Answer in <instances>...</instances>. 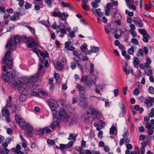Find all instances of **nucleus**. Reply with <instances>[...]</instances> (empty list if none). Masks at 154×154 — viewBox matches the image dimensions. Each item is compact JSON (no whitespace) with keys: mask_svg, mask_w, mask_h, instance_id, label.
Returning <instances> with one entry per match:
<instances>
[{"mask_svg":"<svg viewBox=\"0 0 154 154\" xmlns=\"http://www.w3.org/2000/svg\"><path fill=\"white\" fill-rule=\"evenodd\" d=\"M139 62L138 59L137 57H134L133 61V63L134 66L136 68H137L138 67Z\"/></svg>","mask_w":154,"mask_h":154,"instance_id":"obj_31","label":"nucleus"},{"mask_svg":"<svg viewBox=\"0 0 154 154\" xmlns=\"http://www.w3.org/2000/svg\"><path fill=\"white\" fill-rule=\"evenodd\" d=\"M12 98L11 96H9L7 100V104L6 106L3 107L2 109V115L4 116L6 121L8 122H11V120L9 118L10 113L8 110L7 109V107H10L11 108L13 112H15L17 109V107L15 104H11V101Z\"/></svg>","mask_w":154,"mask_h":154,"instance_id":"obj_1","label":"nucleus"},{"mask_svg":"<svg viewBox=\"0 0 154 154\" xmlns=\"http://www.w3.org/2000/svg\"><path fill=\"white\" fill-rule=\"evenodd\" d=\"M39 67L38 69V74L39 75H42L44 72L45 69L42 65L41 64H39Z\"/></svg>","mask_w":154,"mask_h":154,"instance_id":"obj_20","label":"nucleus"},{"mask_svg":"<svg viewBox=\"0 0 154 154\" xmlns=\"http://www.w3.org/2000/svg\"><path fill=\"white\" fill-rule=\"evenodd\" d=\"M58 9H54V11L52 13V15L54 17H59V11H58L57 12L56 11H58Z\"/></svg>","mask_w":154,"mask_h":154,"instance_id":"obj_51","label":"nucleus"},{"mask_svg":"<svg viewBox=\"0 0 154 154\" xmlns=\"http://www.w3.org/2000/svg\"><path fill=\"white\" fill-rule=\"evenodd\" d=\"M146 128L148 129V133L149 135H151L153 134L154 130V125H151L149 123L146 124Z\"/></svg>","mask_w":154,"mask_h":154,"instance_id":"obj_13","label":"nucleus"},{"mask_svg":"<svg viewBox=\"0 0 154 154\" xmlns=\"http://www.w3.org/2000/svg\"><path fill=\"white\" fill-rule=\"evenodd\" d=\"M59 17L61 18L62 20L64 21L66 20L69 16V14L67 13H62L60 11H59Z\"/></svg>","mask_w":154,"mask_h":154,"instance_id":"obj_16","label":"nucleus"},{"mask_svg":"<svg viewBox=\"0 0 154 154\" xmlns=\"http://www.w3.org/2000/svg\"><path fill=\"white\" fill-rule=\"evenodd\" d=\"M143 36V41L144 42L147 43L148 42L150 37L149 35L147 34Z\"/></svg>","mask_w":154,"mask_h":154,"instance_id":"obj_37","label":"nucleus"},{"mask_svg":"<svg viewBox=\"0 0 154 154\" xmlns=\"http://www.w3.org/2000/svg\"><path fill=\"white\" fill-rule=\"evenodd\" d=\"M113 5L112 3H108L106 6L105 8V15L108 16L109 14V12L111 10L114 13L113 17H115V15L117 13V9L116 8H112Z\"/></svg>","mask_w":154,"mask_h":154,"instance_id":"obj_9","label":"nucleus"},{"mask_svg":"<svg viewBox=\"0 0 154 154\" xmlns=\"http://www.w3.org/2000/svg\"><path fill=\"white\" fill-rule=\"evenodd\" d=\"M138 88H135L134 91V94L135 95H137L139 94V89L140 88L141 86L140 85V82H138Z\"/></svg>","mask_w":154,"mask_h":154,"instance_id":"obj_30","label":"nucleus"},{"mask_svg":"<svg viewBox=\"0 0 154 154\" xmlns=\"http://www.w3.org/2000/svg\"><path fill=\"white\" fill-rule=\"evenodd\" d=\"M42 24L45 26L46 27H49L50 26V24L48 20L45 21L42 20L40 22Z\"/></svg>","mask_w":154,"mask_h":154,"instance_id":"obj_32","label":"nucleus"},{"mask_svg":"<svg viewBox=\"0 0 154 154\" xmlns=\"http://www.w3.org/2000/svg\"><path fill=\"white\" fill-rule=\"evenodd\" d=\"M48 105L50 108L53 109V108H57L59 107L57 102L53 99H50L48 101Z\"/></svg>","mask_w":154,"mask_h":154,"instance_id":"obj_10","label":"nucleus"},{"mask_svg":"<svg viewBox=\"0 0 154 154\" xmlns=\"http://www.w3.org/2000/svg\"><path fill=\"white\" fill-rule=\"evenodd\" d=\"M120 106L122 110L121 113L123 114H125L126 113V109L124 104L122 103L120 104Z\"/></svg>","mask_w":154,"mask_h":154,"instance_id":"obj_35","label":"nucleus"},{"mask_svg":"<svg viewBox=\"0 0 154 154\" xmlns=\"http://www.w3.org/2000/svg\"><path fill=\"white\" fill-rule=\"evenodd\" d=\"M47 142L48 145H53L55 143V142L54 140L49 139L47 140Z\"/></svg>","mask_w":154,"mask_h":154,"instance_id":"obj_64","label":"nucleus"},{"mask_svg":"<svg viewBox=\"0 0 154 154\" xmlns=\"http://www.w3.org/2000/svg\"><path fill=\"white\" fill-rule=\"evenodd\" d=\"M24 86H25L24 85H21L19 87H17L18 88V91L20 94L27 95L29 93V91L25 88Z\"/></svg>","mask_w":154,"mask_h":154,"instance_id":"obj_14","label":"nucleus"},{"mask_svg":"<svg viewBox=\"0 0 154 154\" xmlns=\"http://www.w3.org/2000/svg\"><path fill=\"white\" fill-rule=\"evenodd\" d=\"M61 27V25L59 26V29L60 30V33L62 34H66V31L67 30L65 28H62Z\"/></svg>","mask_w":154,"mask_h":154,"instance_id":"obj_46","label":"nucleus"},{"mask_svg":"<svg viewBox=\"0 0 154 154\" xmlns=\"http://www.w3.org/2000/svg\"><path fill=\"white\" fill-rule=\"evenodd\" d=\"M146 60V61L145 63L146 64V68H147L149 66V65L151 63L152 61L149 57H147Z\"/></svg>","mask_w":154,"mask_h":154,"instance_id":"obj_36","label":"nucleus"},{"mask_svg":"<svg viewBox=\"0 0 154 154\" xmlns=\"http://www.w3.org/2000/svg\"><path fill=\"white\" fill-rule=\"evenodd\" d=\"M121 30L120 29H118L116 31V34L114 35V37L116 38H118L120 36V35L119 34V32L120 34H121Z\"/></svg>","mask_w":154,"mask_h":154,"instance_id":"obj_48","label":"nucleus"},{"mask_svg":"<svg viewBox=\"0 0 154 154\" xmlns=\"http://www.w3.org/2000/svg\"><path fill=\"white\" fill-rule=\"evenodd\" d=\"M59 122L58 121H55L50 125V126L52 129H54L57 126Z\"/></svg>","mask_w":154,"mask_h":154,"instance_id":"obj_38","label":"nucleus"},{"mask_svg":"<svg viewBox=\"0 0 154 154\" xmlns=\"http://www.w3.org/2000/svg\"><path fill=\"white\" fill-rule=\"evenodd\" d=\"M127 5L130 9L132 10L133 11H135L136 9V6L133 4H131L129 5V4H128Z\"/></svg>","mask_w":154,"mask_h":154,"instance_id":"obj_44","label":"nucleus"},{"mask_svg":"<svg viewBox=\"0 0 154 154\" xmlns=\"http://www.w3.org/2000/svg\"><path fill=\"white\" fill-rule=\"evenodd\" d=\"M93 84H94V82L92 80H90L87 82L86 85L89 86H91Z\"/></svg>","mask_w":154,"mask_h":154,"instance_id":"obj_63","label":"nucleus"},{"mask_svg":"<svg viewBox=\"0 0 154 154\" xmlns=\"http://www.w3.org/2000/svg\"><path fill=\"white\" fill-rule=\"evenodd\" d=\"M148 137L147 136L144 134H141L139 137V139L140 141H142Z\"/></svg>","mask_w":154,"mask_h":154,"instance_id":"obj_53","label":"nucleus"},{"mask_svg":"<svg viewBox=\"0 0 154 154\" xmlns=\"http://www.w3.org/2000/svg\"><path fill=\"white\" fill-rule=\"evenodd\" d=\"M96 11V14L98 16L101 17L103 16L104 13L101 11V9L98 8Z\"/></svg>","mask_w":154,"mask_h":154,"instance_id":"obj_40","label":"nucleus"},{"mask_svg":"<svg viewBox=\"0 0 154 154\" xmlns=\"http://www.w3.org/2000/svg\"><path fill=\"white\" fill-rule=\"evenodd\" d=\"M15 120L20 127L23 129L27 130L29 133L32 134L33 128L31 124L29 123H26L25 120L21 118L18 114L15 115Z\"/></svg>","mask_w":154,"mask_h":154,"instance_id":"obj_2","label":"nucleus"},{"mask_svg":"<svg viewBox=\"0 0 154 154\" xmlns=\"http://www.w3.org/2000/svg\"><path fill=\"white\" fill-rule=\"evenodd\" d=\"M146 144L144 142H143L141 143V145L142 146V147L140 148V151L141 153V154H144L145 152V145Z\"/></svg>","mask_w":154,"mask_h":154,"instance_id":"obj_41","label":"nucleus"},{"mask_svg":"<svg viewBox=\"0 0 154 154\" xmlns=\"http://www.w3.org/2000/svg\"><path fill=\"white\" fill-rule=\"evenodd\" d=\"M77 89L79 91H84L85 89V87L81 85H79L77 87Z\"/></svg>","mask_w":154,"mask_h":154,"instance_id":"obj_54","label":"nucleus"},{"mask_svg":"<svg viewBox=\"0 0 154 154\" xmlns=\"http://www.w3.org/2000/svg\"><path fill=\"white\" fill-rule=\"evenodd\" d=\"M152 103H154V97H149L144 100V103L148 106L151 107L153 105Z\"/></svg>","mask_w":154,"mask_h":154,"instance_id":"obj_12","label":"nucleus"},{"mask_svg":"<svg viewBox=\"0 0 154 154\" xmlns=\"http://www.w3.org/2000/svg\"><path fill=\"white\" fill-rule=\"evenodd\" d=\"M128 53L130 54H133L134 53V48L132 47L128 50Z\"/></svg>","mask_w":154,"mask_h":154,"instance_id":"obj_59","label":"nucleus"},{"mask_svg":"<svg viewBox=\"0 0 154 154\" xmlns=\"http://www.w3.org/2000/svg\"><path fill=\"white\" fill-rule=\"evenodd\" d=\"M60 25L61 26L62 28L66 29L67 31H70V30L71 27L70 26L66 27L65 24H64L61 23Z\"/></svg>","mask_w":154,"mask_h":154,"instance_id":"obj_50","label":"nucleus"},{"mask_svg":"<svg viewBox=\"0 0 154 154\" xmlns=\"http://www.w3.org/2000/svg\"><path fill=\"white\" fill-rule=\"evenodd\" d=\"M77 136V134H70L68 137L69 140H73V141H75L76 140V138Z\"/></svg>","mask_w":154,"mask_h":154,"instance_id":"obj_26","label":"nucleus"},{"mask_svg":"<svg viewBox=\"0 0 154 154\" xmlns=\"http://www.w3.org/2000/svg\"><path fill=\"white\" fill-rule=\"evenodd\" d=\"M39 45L38 43L36 42L34 40L32 39L31 41L27 44V46L29 48H32Z\"/></svg>","mask_w":154,"mask_h":154,"instance_id":"obj_17","label":"nucleus"},{"mask_svg":"<svg viewBox=\"0 0 154 154\" xmlns=\"http://www.w3.org/2000/svg\"><path fill=\"white\" fill-rule=\"evenodd\" d=\"M21 148L19 144H17L15 148H13L11 149L13 152H16L19 151L21 149Z\"/></svg>","mask_w":154,"mask_h":154,"instance_id":"obj_33","label":"nucleus"},{"mask_svg":"<svg viewBox=\"0 0 154 154\" xmlns=\"http://www.w3.org/2000/svg\"><path fill=\"white\" fill-rule=\"evenodd\" d=\"M94 65L93 63H91L90 65V69L89 71L90 73H92L94 72Z\"/></svg>","mask_w":154,"mask_h":154,"instance_id":"obj_62","label":"nucleus"},{"mask_svg":"<svg viewBox=\"0 0 154 154\" xmlns=\"http://www.w3.org/2000/svg\"><path fill=\"white\" fill-rule=\"evenodd\" d=\"M33 51L38 56H39V54H40L41 56V57H40V60L42 62H43L44 60L46 59V58H48L49 57V56L47 52L44 53L42 52L41 50L37 48H34L33 49Z\"/></svg>","mask_w":154,"mask_h":154,"instance_id":"obj_8","label":"nucleus"},{"mask_svg":"<svg viewBox=\"0 0 154 154\" xmlns=\"http://www.w3.org/2000/svg\"><path fill=\"white\" fill-rule=\"evenodd\" d=\"M27 85H28L27 87L30 90H33L37 88V85L34 84V83L29 82Z\"/></svg>","mask_w":154,"mask_h":154,"instance_id":"obj_23","label":"nucleus"},{"mask_svg":"<svg viewBox=\"0 0 154 154\" xmlns=\"http://www.w3.org/2000/svg\"><path fill=\"white\" fill-rule=\"evenodd\" d=\"M10 16V15L9 14H5L4 15V21L2 23L3 24L6 25L8 24L9 22L8 19Z\"/></svg>","mask_w":154,"mask_h":154,"instance_id":"obj_24","label":"nucleus"},{"mask_svg":"<svg viewBox=\"0 0 154 154\" xmlns=\"http://www.w3.org/2000/svg\"><path fill=\"white\" fill-rule=\"evenodd\" d=\"M94 125L95 127L98 126L101 128H102L105 126V123L101 120H100L98 122L95 123Z\"/></svg>","mask_w":154,"mask_h":154,"instance_id":"obj_18","label":"nucleus"},{"mask_svg":"<svg viewBox=\"0 0 154 154\" xmlns=\"http://www.w3.org/2000/svg\"><path fill=\"white\" fill-rule=\"evenodd\" d=\"M20 135L21 140L22 142V146L24 148H25L27 146V143L26 141L24 139L23 137L20 134Z\"/></svg>","mask_w":154,"mask_h":154,"instance_id":"obj_27","label":"nucleus"},{"mask_svg":"<svg viewBox=\"0 0 154 154\" xmlns=\"http://www.w3.org/2000/svg\"><path fill=\"white\" fill-rule=\"evenodd\" d=\"M80 97L81 100L80 102L79 103V105L81 106L83 108H85L88 105V103L86 101L87 97L83 94H82Z\"/></svg>","mask_w":154,"mask_h":154,"instance_id":"obj_11","label":"nucleus"},{"mask_svg":"<svg viewBox=\"0 0 154 154\" xmlns=\"http://www.w3.org/2000/svg\"><path fill=\"white\" fill-rule=\"evenodd\" d=\"M35 6L34 9L37 11L39 10H40V8H42L43 7V2L42 1L41 2H40L38 4L37 2H35L34 3Z\"/></svg>","mask_w":154,"mask_h":154,"instance_id":"obj_21","label":"nucleus"},{"mask_svg":"<svg viewBox=\"0 0 154 154\" xmlns=\"http://www.w3.org/2000/svg\"><path fill=\"white\" fill-rule=\"evenodd\" d=\"M138 31L139 33L142 35L143 36L147 34L146 31L143 29H139Z\"/></svg>","mask_w":154,"mask_h":154,"instance_id":"obj_49","label":"nucleus"},{"mask_svg":"<svg viewBox=\"0 0 154 154\" xmlns=\"http://www.w3.org/2000/svg\"><path fill=\"white\" fill-rule=\"evenodd\" d=\"M15 76V73L14 72L13 73L9 72L6 74H3L2 79L5 82H14V77Z\"/></svg>","mask_w":154,"mask_h":154,"instance_id":"obj_5","label":"nucleus"},{"mask_svg":"<svg viewBox=\"0 0 154 154\" xmlns=\"http://www.w3.org/2000/svg\"><path fill=\"white\" fill-rule=\"evenodd\" d=\"M55 67L59 70H61L63 68V65L60 62H56L54 63Z\"/></svg>","mask_w":154,"mask_h":154,"instance_id":"obj_22","label":"nucleus"},{"mask_svg":"<svg viewBox=\"0 0 154 154\" xmlns=\"http://www.w3.org/2000/svg\"><path fill=\"white\" fill-rule=\"evenodd\" d=\"M99 48L97 47H92L91 48V51L93 53L99 51Z\"/></svg>","mask_w":154,"mask_h":154,"instance_id":"obj_47","label":"nucleus"},{"mask_svg":"<svg viewBox=\"0 0 154 154\" xmlns=\"http://www.w3.org/2000/svg\"><path fill=\"white\" fill-rule=\"evenodd\" d=\"M60 5L63 7H69L70 6L69 4L64 2H61Z\"/></svg>","mask_w":154,"mask_h":154,"instance_id":"obj_52","label":"nucleus"},{"mask_svg":"<svg viewBox=\"0 0 154 154\" xmlns=\"http://www.w3.org/2000/svg\"><path fill=\"white\" fill-rule=\"evenodd\" d=\"M136 24L138 27H141L143 26V23L141 21H138L136 22Z\"/></svg>","mask_w":154,"mask_h":154,"instance_id":"obj_56","label":"nucleus"},{"mask_svg":"<svg viewBox=\"0 0 154 154\" xmlns=\"http://www.w3.org/2000/svg\"><path fill=\"white\" fill-rule=\"evenodd\" d=\"M26 95L22 94V95H20L19 99L20 101L24 102L26 99Z\"/></svg>","mask_w":154,"mask_h":154,"instance_id":"obj_43","label":"nucleus"},{"mask_svg":"<svg viewBox=\"0 0 154 154\" xmlns=\"http://www.w3.org/2000/svg\"><path fill=\"white\" fill-rule=\"evenodd\" d=\"M137 56L140 59H142L143 57V50L140 48L137 54Z\"/></svg>","mask_w":154,"mask_h":154,"instance_id":"obj_25","label":"nucleus"},{"mask_svg":"<svg viewBox=\"0 0 154 154\" xmlns=\"http://www.w3.org/2000/svg\"><path fill=\"white\" fill-rule=\"evenodd\" d=\"M20 41V38L18 36H14L13 38H10L5 45V48H8L9 47L11 50H14L16 48L17 43Z\"/></svg>","mask_w":154,"mask_h":154,"instance_id":"obj_4","label":"nucleus"},{"mask_svg":"<svg viewBox=\"0 0 154 154\" xmlns=\"http://www.w3.org/2000/svg\"><path fill=\"white\" fill-rule=\"evenodd\" d=\"M125 14L130 17H132L134 15V13L133 12H130L127 10H125Z\"/></svg>","mask_w":154,"mask_h":154,"instance_id":"obj_60","label":"nucleus"},{"mask_svg":"<svg viewBox=\"0 0 154 154\" xmlns=\"http://www.w3.org/2000/svg\"><path fill=\"white\" fill-rule=\"evenodd\" d=\"M27 27L32 34H35V31L34 28L32 27L29 26H27Z\"/></svg>","mask_w":154,"mask_h":154,"instance_id":"obj_57","label":"nucleus"},{"mask_svg":"<svg viewBox=\"0 0 154 154\" xmlns=\"http://www.w3.org/2000/svg\"><path fill=\"white\" fill-rule=\"evenodd\" d=\"M87 45L85 43H84L80 47V49L82 52H84L87 49Z\"/></svg>","mask_w":154,"mask_h":154,"instance_id":"obj_39","label":"nucleus"},{"mask_svg":"<svg viewBox=\"0 0 154 154\" xmlns=\"http://www.w3.org/2000/svg\"><path fill=\"white\" fill-rule=\"evenodd\" d=\"M19 15L17 13L14 14L11 17V20L12 21H15L19 19Z\"/></svg>","mask_w":154,"mask_h":154,"instance_id":"obj_34","label":"nucleus"},{"mask_svg":"<svg viewBox=\"0 0 154 154\" xmlns=\"http://www.w3.org/2000/svg\"><path fill=\"white\" fill-rule=\"evenodd\" d=\"M116 16L118 17L119 18L117 20H115V23H117V24L119 25H121L120 19L122 18V16L119 13H116V14L115 15V17Z\"/></svg>","mask_w":154,"mask_h":154,"instance_id":"obj_28","label":"nucleus"},{"mask_svg":"<svg viewBox=\"0 0 154 154\" xmlns=\"http://www.w3.org/2000/svg\"><path fill=\"white\" fill-rule=\"evenodd\" d=\"M11 51L10 50H8L6 53L5 58L3 60L4 64L7 65L8 68L10 69L13 66V62L12 61L8 59L10 56Z\"/></svg>","mask_w":154,"mask_h":154,"instance_id":"obj_6","label":"nucleus"},{"mask_svg":"<svg viewBox=\"0 0 154 154\" xmlns=\"http://www.w3.org/2000/svg\"><path fill=\"white\" fill-rule=\"evenodd\" d=\"M123 69L124 72L126 74L128 75L129 73L130 69L128 68V65L127 63H125V66L123 68Z\"/></svg>","mask_w":154,"mask_h":154,"instance_id":"obj_29","label":"nucleus"},{"mask_svg":"<svg viewBox=\"0 0 154 154\" xmlns=\"http://www.w3.org/2000/svg\"><path fill=\"white\" fill-rule=\"evenodd\" d=\"M116 126V124L112 125L110 129L109 134H114L115 135L117 134L118 130Z\"/></svg>","mask_w":154,"mask_h":154,"instance_id":"obj_15","label":"nucleus"},{"mask_svg":"<svg viewBox=\"0 0 154 154\" xmlns=\"http://www.w3.org/2000/svg\"><path fill=\"white\" fill-rule=\"evenodd\" d=\"M29 82V79L26 77H22L20 78V79L18 81L16 82L13 83L12 86L19 87L21 85H25L26 84Z\"/></svg>","mask_w":154,"mask_h":154,"instance_id":"obj_7","label":"nucleus"},{"mask_svg":"<svg viewBox=\"0 0 154 154\" xmlns=\"http://www.w3.org/2000/svg\"><path fill=\"white\" fill-rule=\"evenodd\" d=\"M149 116L150 118H153L154 116V108L152 109L150 112L149 114Z\"/></svg>","mask_w":154,"mask_h":154,"instance_id":"obj_55","label":"nucleus"},{"mask_svg":"<svg viewBox=\"0 0 154 154\" xmlns=\"http://www.w3.org/2000/svg\"><path fill=\"white\" fill-rule=\"evenodd\" d=\"M145 72L146 75L150 76L152 75V71L151 70L148 69L145 71Z\"/></svg>","mask_w":154,"mask_h":154,"instance_id":"obj_45","label":"nucleus"},{"mask_svg":"<svg viewBox=\"0 0 154 154\" xmlns=\"http://www.w3.org/2000/svg\"><path fill=\"white\" fill-rule=\"evenodd\" d=\"M131 42L133 44L136 45H137L139 43L138 40L135 38H132L131 40Z\"/></svg>","mask_w":154,"mask_h":154,"instance_id":"obj_58","label":"nucleus"},{"mask_svg":"<svg viewBox=\"0 0 154 154\" xmlns=\"http://www.w3.org/2000/svg\"><path fill=\"white\" fill-rule=\"evenodd\" d=\"M52 112L54 118L58 120H65L67 121L69 120V117L66 111L63 109H60L58 112L55 109H53Z\"/></svg>","mask_w":154,"mask_h":154,"instance_id":"obj_3","label":"nucleus"},{"mask_svg":"<svg viewBox=\"0 0 154 154\" xmlns=\"http://www.w3.org/2000/svg\"><path fill=\"white\" fill-rule=\"evenodd\" d=\"M39 76V75L38 74H36L32 76L29 78V82L34 83L36 82L38 80Z\"/></svg>","mask_w":154,"mask_h":154,"instance_id":"obj_19","label":"nucleus"},{"mask_svg":"<svg viewBox=\"0 0 154 154\" xmlns=\"http://www.w3.org/2000/svg\"><path fill=\"white\" fill-rule=\"evenodd\" d=\"M149 92L151 94H154V88L152 86H150L148 89Z\"/></svg>","mask_w":154,"mask_h":154,"instance_id":"obj_61","label":"nucleus"},{"mask_svg":"<svg viewBox=\"0 0 154 154\" xmlns=\"http://www.w3.org/2000/svg\"><path fill=\"white\" fill-rule=\"evenodd\" d=\"M54 78L56 80V82L57 83H59L60 82L59 74L56 73H55V72H54Z\"/></svg>","mask_w":154,"mask_h":154,"instance_id":"obj_42","label":"nucleus"}]
</instances>
